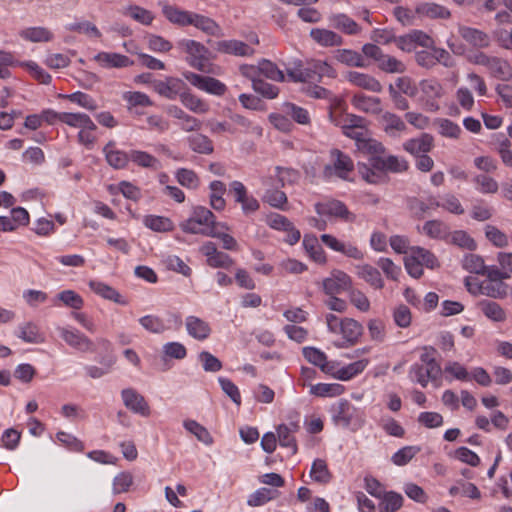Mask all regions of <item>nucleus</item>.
I'll use <instances>...</instances> for the list:
<instances>
[{
    "instance_id": "nucleus-1",
    "label": "nucleus",
    "mask_w": 512,
    "mask_h": 512,
    "mask_svg": "<svg viewBox=\"0 0 512 512\" xmlns=\"http://www.w3.org/2000/svg\"><path fill=\"white\" fill-rule=\"evenodd\" d=\"M179 227L185 233L216 236L215 215L203 206L194 207L192 215L182 221Z\"/></svg>"
},
{
    "instance_id": "nucleus-2",
    "label": "nucleus",
    "mask_w": 512,
    "mask_h": 512,
    "mask_svg": "<svg viewBox=\"0 0 512 512\" xmlns=\"http://www.w3.org/2000/svg\"><path fill=\"white\" fill-rule=\"evenodd\" d=\"M467 59L474 65H480L487 69L489 74L501 81H508L512 78V67L503 58L491 56L481 51L468 54Z\"/></svg>"
},
{
    "instance_id": "nucleus-3",
    "label": "nucleus",
    "mask_w": 512,
    "mask_h": 512,
    "mask_svg": "<svg viewBox=\"0 0 512 512\" xmlns=\"http://www.w3.org/2000/svg\"><path fill=\"white\" fill-rule=\"evenodd\" d=\"M358 171L361 177L370 184H381L387 182L386 157L383 154L369 157L368 164L358 163Z\"/></svg>"
},
{
    "instance_id": "nucleus-4",
    "label": "nucleus",
    "mask_w": 512,
    "mask_h": 512,
    "mask_svg": "<svg viewBox=\"0 0 512 512\" xmlns=\"http://www.w3.org/2000/svg\"><path fill=\"white\" fill-rule=\"evenodd\" d=\"M177 47L187 54L188 64L201 71L206 72V62L209 59V50L200 42L191 39H182L177 42Z\"/></svg>"
},
{
    "instance_id": "nucleus-5",
    "label": "nucleus",
    "mask_w": 512,
    "mask_h": 512,
    "mask_svg": "<svg viewBox=\"0 0 512 512\" xmlns=\"http://www.w3.org/2000/svg\"><path fill=\"white\" fill-rule=\"evenodd\" d=\"M486 277L487 281L481 282L477 287V291L472 290L468 279H466L465 285L468 291L472 294L479 293L492 299H504L508 296L510 287L504 282L506 280L505 278L494 279L492 277V269H489Z\"/></svg>"
},
{
    "instance_id": "nucleus-6",
    "label": "nucleus",
    "mask_w": 512,
    "mask_h": 512,
    "mask_svg": "<svg viewBox=\"0 0 512 512\" xmlns=\"http://www.w3.org/2000/svg\"><path fill=\"white\" fill-rule=\"evenodd\" d=\"M314 208L319 216L336 218L348 223H352L356 220V215L352 213L345 203L340 200L330 199L323 202H317L314 205Z\"/></svg>"
},
{
    "instance_id": "nucleus-7",
    "label": "nucleus",
    "mask_w": 512,
    "mask_h": 512,
    "mask_svg": "<svg viewBox=\"0 0 512 512\" xmlns=\"http://www.w3.org/2000/svg\"><path fill=\"white\" fill-rule=\"evenodd\" d=\"M330 158L332 164L325 166V174L331 175L333 172L337 177L348 180L349 174L354 170V163L350 156L335 148L330 151Z\"/></svg>"
},
{
    "instance_id": "nucleus-8",
    "label": "nucleus",
    "mask_w": 512,
    "mask_h": 512,
    "mask_svg": "<svg viewBox=\"0 0 512 512\" xmlns=\"http://www.w3.org/2000/svg\"><path fill=\"white\" fill-rule=\"evenodd\" d=\"M60 337L70 347L82 352H95L96 346L94 342L89 339L85 334L81 333L77 329H69L65 327L58 328Z\"/></svg>"
},
{
    "instance_id": "nucleus-9",
    "label": "nucleus",
    "mask_w": 512,
    "mask_h": 512,
    "mask_svg": "<svg viewBox=\"0 0 512 512\" xmlns=\"http://www.w3.org/2000/svg\"><path fill=\"white\" fill-rule=\"evenodd\" d=\"M124 406L134 414L149 417L151 409L144 396L133 388H125L121 391Z\"/></svg>"
},
{
    "instance_id": "nucleus-10",
    "label": "nucleus",
    "mask_w": 512,
    "mask_h": 512,
    "mask_svg": "<svg viewBox=\"0 0 512 512\" xmlns=\"http://www.w3.org/2000/svg\"><path fill=\"white\" fill-rule=\"evenodd\" d=\"M351 277L341 270L332 271L330 277L322 281L323 291L327 296H336L351 289Z\"/></svg>"
},
{
    "instance_id": "nucleus-11",
    "label": "nucleus",
    "mask_w": 512,
    "mask_h": 512,
    "mask_svg": "<svg viewBox=\"0 0 512 512\" xmlns=\"http://www.w3.org/2000/svg\"><path fill=\"white\" fill-rule=\"evenodd\" d=\"M184 82L175 77H166L165 80H154L153 89L160 96L173 100L177 96L180 97Z\"/></svg>"
},
{
    "instance_id": "nucleus-12",
    "label": "nucleus",
    "mask_w": 512,
    "mask_h": 512,
    "mask_svg": "<svg viewBox=\"0 0 512 512\" xmlns=\"http://www.w3.org/2000/svg\"><path fill=\"white\" fill-rule=\"evenodd\" d=\"M338 334L342 335L344 342L337 346L345 348L358 342L363 334V326L355 319L343 318L342 327Z\"/></svg>"
},
{
    "instance_id": "nucleus-13",
    "label": "nucleus",
    "mask_w": 512,
    "mask_h": 512,
    "mask_svg": "<svg viewBox=\"0 0 512 512\" xmlns=\"http://www.w3.org/2000/svg\"><path fill=\"white\" fill-rule=\"evenodd\" d=\"M345 78L352 85L360 87L362 89L375 93H379L382 91L381 83L375 77L369 74L360 73L357 71H349L346 73Z\"/></svg>"
},
{
    "instance_id": "nucleus-14",
    "label": "nucleus",
    "mask_w": 512,
    "mask_h": 512,
    "mask_svg": "<svg viewBox=\"0 0 512 512\" xmlns=\"http://www.w3.org/2000/svg\"><path fill=\"white\" fill-rule=\"evenodd\" d=\"M356 408L347 400H340L332 407V419L336 425L347 428L350 426Z\"/></svg>"
},
{
    "instance_id": "nucleus-15",
    "label": "nucleus",
    "mask_w": 512,
    "mask_h": 512,
    "mask_svg": "<svg viewBox=\"0 0 512 512\" xmlns=\"http://www.w3.org/2000/svg\"><path fill=\"white\" fill-rule=\"evenodd\" d=\"M441 375V370H437L435 367H426L423 364L415 363L409 370V376L413 381L419 383L425 388L429 381H434Z\"/></svg>"
},
{
    "instance_id": "nucleus-16",
    "label": "nucleus",
    "mask_w": 512,
    "mask_h": 512,
    "mask_svg": "<svg viewBox=\"0 0 512 512\" xmlns=\"http://www.w3.org/2000/svg\"><path fill=\"white\" fill-rule=\"evenodd\" d=\"M476 308L489 320L497 323L506 321L507 314L502 306L490 299H482L476 303Z\"/></svg>"
},
{
    "instance_id": "nucleus-17",
    "label": "nucleus",
    "mask_w": 512,
    "mask_h": 512,
    "mask_svg": "<svg viewBox=\"0 0 512 512\" xmlns=\"http://www.w3.org/2000/svg\"><path fill=\"white\" fill-rule=\"evenodd\" d=\"M433 146L434 138L428 133H423L418 138L409 139L403 144L404 149L415 156H420L430 152Z\"/></svg>"
},
{
    "instance_id": "nucleus-18",
    "label": "nucleus",
    "mask_w": 512,
    "mask_h": 512,
    "mask_svg": "<svg viewBox=\"0 0 512 512\" xmlns=\"http://www.w3.org/2000/svg\"><path fill=\"white\" fill-rule=\"evenodd\" d=\"M216 50L234 56H251L254 49L245 42L239 40H222L216 42Z\"/></svg>"
},
{
    "instance_id": "nucleus-19",
    "label": "nucleus",
    "mask_w": 512,
    "mask_h": 512,
    "mask_svg": "<svg viewBox=\"0 0 512 512\" xmlns=\"http://www.w3.org/2000/svg\"><path fill=\"white\" fill-rule=\"evenodd\" d=\"M167 113L171 117L176 118L181 121L179 126L183 131H186V132L198 131V130H200V128L202 126V122L199 119L187 114L183 109H181L180 107H178L176 105L169 106L167 109Z\"/></svg>"
},
{
    "instance_id": "nucleus-20",
    "label": "nucleus",
    "mask_w": 512,
    "mask_h": 512,
    "mask_svg": "<svg viewBox=\"0 0 512 512\" xmlns=\"http://www.w3.org/2000/svg\"><path fill=\"white\" fill-rule=\"evenodd\" d=\"M115 142L109 141L103 148L107 163L114 169H124L129 162V152L115 148Z\"/></svg>"
},
{
    "instance_id": "nucleus-21",
    "label": "nucleus",
    "mask_w": 512,
    "mask_h": 512,
    "mask_svg": "<svg viewBox=\"0 0 512 512\" xmlns=\"http://www.w3.org/2000/svg\"><path fill=\"white\" fill-rule=\"evenodd\" d=\"M162 6V13L165 16V18L172 24L178 25V26H188L191 22V14L192 12L182 10L178 8L177 6L170 5L166 2H160L159 3Z\"/></svg>"
},
{
    "instance_id": "nucleus-22",
    "label": "nucleus",
    "mask_w": 512,
    "mask_h": 512,
    "mask_svg": "<svg viewBox=\"0 0 512 512\" xmlns=\"http://www.w3.org/2000/svg\"><path fill=\"white\" fill-rule=\"evenodd\" d=\"M459 34L467 43L479 49L487 48L491 42L487 33L476 28L462 26L459 28Z\"/></svg>"
},
{
    "instance_id": "nucleus-23",
    "label": "nucleus",
    "mask_w": 512,
    "mask_h": 512,
    "mask_svg": "<svg viewBox=\"0 0 512 512\" xmlns=\"http://www.w3.org/2000/svg\"><path fill=\"white\" fill-rule=\"evenodd\" d=\"M185 325L188 334L199 341L207 339L211 334L210 325L199 317L188 316Z\"/></svg>"
},
{
    "instance_id": "nucleus-24",
    "label": "nucleus",
    "mask_w": 512,
    "mask_h": 512,
    "mask_svg": "<svg viewBox=\"0 0 512 512\" xmlns=\"http://www.w3.org/2000/svg\"><path fill=\"white\" fill-rule=\"evenodd\" d=\"M90 289L104 299L113 301L120 305H127L128 301L113 287L96 280L89 282Z\"/></svg>"
},
{
    "instance_id": "nucleus-25",
    "label": "nucleus",
    "mask_w": 512,
    "mask_h": 512,
    "mask_svg": "<svg viewBox=\"0 0 512 512\" xmlns=\"http://www.w3.org/2000/svg\"><path fill=\"white\" fill-rule=\"evenodd\" d=\"M351 103L357 110L365 113L380 114L382 112L381 100L377 97L366 96L359 93L352 97Z\"/></svg>"
},
{
    "instance_id": "nucleus-26",
    "label": "nucleus",
    "mask_w": 512,
    "mask_h": 512,
    "mask_svg": "<svg viewBox=\"0 0 512 512\" xmlns=\"http://www.w3.org/2000/svg\"><path fill=\"white\" fill-rule=\"evenodd\" d=\"M498 266H490L494 279H510L512 276V252H498L496 256Z\"/></svg>"
},
{
    "instance_id": "nucleus-27",
    "label": "nucleus",
    "mask_w": 512,
    "mask_h": 512,
    "mask_svg": "<svg viewBox=\"0 0 512 512\" xmlns=\"http://www.w3.org/2000/svg\"><path fill=\"white\" fill-rule=\"evenodd\" d=\"M416 13L419 19H448L451 15L446 7L436 3H420L416 6Z\"/></svg>"
},
{
    "instance_id": "nucleus-28",
    "label": "nucleus",
    "mask_w": 512,
    "mask_h": 512,
    "mask_svg": "<svg viewBox=\"0 0 512 512\" xmlns=\"http://www.w3.org/2000/svg\"><path fill=\"white\" fill-rule=\"evenodd\" d=\"M95 61L107 68H122L133 64L127 56L118 53L100 52L94 57Z\"/></svg>"
},
{
    "instance_id": "nucleus-29",
    "label": "nucleus",
    "mask_w": 512,
    "mask_h": 512,
    "mask_svg": "<svg viewBox=\"0 0 512 512\" xmlns=\"http://www.w3.org/2000/svg\"><path fill=\"white\" fill-rule=\"evenodd\" d=\"M311 38L319 45L324 47L340 46L343 43V38L337 33L321 28H313L310 31Z\"/></svg>"
},
{
    "instance_id": "nucleus-30",
    "label": "nucleus",
    "mask_w": 512,
    "mask_h": 512,
    "mask_svg": "<svg viewBox=\"0 0 512 512\" xmlns=\"http://www.w3.org/2000/svg\"><path fill=\"white\" fill-rule=\"evenodd\" d=\"M380 122L383 130L393 137L407 128L405 122L398 115L388 111L382 114Z\"/></svg>"
},
{
    "instance_id": "nucleus-31",
    "label": "nucleus",
    "mask_w": 512,
    "mask_h": 512,
    "mask_svg": "<svg viewBox=\"0 0 512 512\" xmlns=\"http://www.w3.org/2000/svg\"><path fill=\"white\" fill-rule=\"evenodd\" d=\"M306 69L312 77L309 82H319L324 76L329 78H335L337 76L336 70L331 65L319 60L308 63Z\"/></svg>"
},
{
    "instance_id": "nucleus-32",
    "label": "nucleus",
    "mask_w": 512,
    "mask_h": 512,
    "mask_svg": "<svg viewBox=\"0 0 512 512\" xmlns=\"http://www.w3.org/2000/svg\"><path fill=\"white\" fill-rule=\"evenodd\" d=\"M331 25L348 35H356L360 33L361 28L359 25L346 14L339 13L330 16Z\"/></svg>"
},
{
    "instance_id": "nucleus-33",
    "label": "nucleus",
    "mask_w": 512,
    "mask_h": 512,
    "mask_svg": "<svg viewBox=\"0 0 512 512\" xmlns=\"http://www.w3.org/2000/svg\"><path fill=\"white\" fill-rule=\"evenodd\" d=\"M409 209L418 218H423L429 210H435L440 207V201L435 196H429L426 201L418 198H411L408 201Z\"/></svg>"
},
{
    "instance_id": "nucleus-34",
    "label": "nucleus",
    "mask_w": 512,
    "mask_h": 512,
    "mask_svg": "<svg viewBox=\"0 0 512 512\" xmlns=\"http://www.w3.org/2000/svg\"><path fill=\"white\" fill-rule=\"evenodd\" d=\"M189 148L199 154L209 155L214 151L212 140L204 134H193L187 138Z\"/></svg>"
},
{
    "instance_id": "nucleus-35",
    "label": "nucleus",
    "mask_w": 512,
    "mask_h": 512,
    "mask_svg": "<svg viewBox=\"0 0 512 512\" xmlns=\"http://www.w3.org/2000/svg\"><path fill=\"white\" fill-rule=\"evenodd\" d=\"M379 499V512H396L403 505V496L394 491L385 492Z\"/></svg>"
},
{
    "instance_id": "nucleus-36",
    "label": "nucleus",
    "mask_w": 512,
    "mask_h": 512,
    "mask_svg": "<svg viewBox=\"0 0 512 512\" xmlns=\"http://www.w3.org/2000/svg\"><path fill=\"white\" fill-rule=\"evenodd\" d=\"M129 161L143 168H151L154 170L160 168V161L156 157L141 150H130Z\"/></svg>"
},
{
    "instance_id": "nucleus-37",
    "label": "nucleus",
    "mask_w": 512,
    "mask_h": 512,
    "mask_svg": "<svg viewBox=\"0 0 512 512\" xmlns=\"http://www.w3.org/2000/svg\"><path fill=\"white\" fill-rule=\"evenodd\" d=\"M17 336L27 343H42L44 338L40 333L39 327L32 323L27 322L18 327Z\"/></svg>"
},
{
    "instance_id": "nucleus-38",
    "label": "nucleus",
    "mask_w": 512,
    "mask_h": 512,
    "mask_svg": "<svg viewBox=\"0 0 512 512\" xmlns=\"http://www.w3.org/2000/svg\"><path fill=\"white\" fill-rule=\"evenodd\" d=\"M190 25L195 26L208 35H217L220 31L218 24L211 18L192 12Z\"/></svg>"
},
{
    "instance_id": "nucleus-39",
    "label": "nucleus",
    "mask_w": 512,
    "mask_h": 512,
    "mask_svg": "<svg viewBox=\"0 0 512 512\" xmlns=\"http://www.w3.org/2000/svg\"><path fill=\"white\" fill-rule=\"evenodd\" d=\"M358 275L375 289H382L384 281L379 270L369 264L358 267Z\"/></svg>"
},
{
    "instance_id": "nucleus-40",
    "label": "nucleus",
    "mask_w": 512,
    "mask_h": 512,
    "mask_svg": "<svg viewBox=\"0 0 512 512\" xmlns=\"http://www.w3.org/2000/svg\"><path fill=\"white\" fill-rule=\"evenodd\" d=\"M335 58L338 62L350 67H366L363 56L357 51L350 49H339L336 51Z\"/></svg>"
},
{
    "instance_id": "nucleus-41",
    "label": "nucleus",
    "mask_w": 512,
    "mask_h": 512,
    "mask_svg": "<svg viewBox=\"0 0 512 512\" xmlns=\"http://www.w3.org/2000/svg\"><path fill=\"white\" fill-rule=\"evenodd\" d=\"M180 101L187 109L194 113L204 114L209 110V105L205 101L190 92H182L180 94Z\"/></svg>"
},
{
    "instance_id": "nucleus-42",
    "label": "nucleus",
    "mask_w": 512,
    "mask_h": 512,
    "mask_svg": "<svg viewBox=\"0 0 512 512\" xmlns=\"http://www.w3.org/2000/svg\"><path fill=\"white\" fill-rule=\"evenodd\" d=\"M463 268L470 273L486 276L490 266H486L484 259L476 254H469L463 260Z\"/></svg>"
},
{
    "instance_id": "nucleus-43",
    "label": "nucleus",
    "mask_w": 512,
    "mask_h": 512,
    "mask_svg": "<svg viewBox=\"0 0 512 512\" xmlns=\"http://www.w3.org/2000/svg\"><path fill=\"white\" fill-rule=\"evenodd\" d=\"M423 232L433 239H444L449 235V227L441 220H429L423 225Z\"/></svg>"
},
{
    "instance_id": "nucleus-44",
    "label": "nucleus",
    "mask_w": 512,
    "mask_h": 512,
    "mask_svg": "<svg viewBox=\"0 0 512 512\" xmlns=\"http://www.w3.org/2000/svg\"><path fill=\"white\" fill-rule=\"evenodd\" d=\"M20 36L28 41L49 42L53 38V34L45 27H30L20 31Z\"/></svg>"
},
{
    "instance_id": "nucleus-45",
    "label": "nucleus",
    "mask_w": 512,
    "mask_h": 512,
    "mask_svg": "<svg viewBox=\"0 0 512 512\" xmlns=\"http://www.w3.org/2000/svg\"><path fill=\"white\" fill-rule=\"evenodd\" d=\"M303 246L310 254L312 259L317 263H325L326 256L322 247L318 243V239L314 235H305L303 239Z\"/></svg>"
},
{
    "instance_id": "nucleus-46",
    "label": "nucleus",
    "mask_w": 512,
    "mask_h": 512,
    "mask_svg": "<svg viewBox=\"0 0 512 512\" xmlns=\"http://www.w3.org/2000/svg\"><path fill=\"white\" fill-rule=\"evenodd\" d=\"M183 425L185 429L193 434L200 442L205 445H211L213 443V437L209 431L195 420H185Z\"/></svg>"
},
{
    "instance_id": "nucleus-47",
    "label": "nucleus",
    "mask_w": 512,
    "mask_h": 512,
    "mask_svg": "<svg viewBox=\"0 0 512 512\" xmlns=\"http://www.w3.org/2000/svg\"><path fill=\"white\" fill-rule=\"evenodd\" d=\"M283 111L287 116L292 118L295 122L301 125H309L310 124V115L309 112L300 106H297L294 103L287 102L283 105Z\"/></svg>"
},
{
    "instance_id": "nucleus-48",
    "label": "nucleus",
    "mask_w": 512,
    "mask_h": 512,
    "mask_svg": "<svg viewBox=\"0 0 512 512\" xmlns=\"http://www.w3.org/2000/svg\"><path fill=\"white\" fill-rule=\"evenodd\" d=\"M278 496V491L269 488H260L253 492L247 500V504L251 507L262 506Z\"/></svg>"
},
{
    "instance_id": "nucleus-49",
    "label": "nucleus",
    "mask_w": 512,
    "mask_h": 512,
    "mask_svg": "<svg viewBox=\"0 0 512 512\" xmlns=\"http://www.w3.org/2000/svg\"><path fill=\"white\" fill-rule=\"evenodd\" d=\"M377 67L385 72V73H404L406 71L405 64L398 60L396 57L385 54L383 58L380 60V62L377 64Z\"/></svg>"
},
{
    "instance_id": "nucleus-50",
    "label": "nucleus",
    "mask_w": 512,
    "mask_h": 512,
    "mask_svg": "<svg viewBox=\"0 0 512 512\" xmlns=\"http://www.w3.org/2000/svg\"><path fill=\"white\" fill-rule=\"evenodd\" d=\"M344 388L340 384H326L318 383L316 385H310V394L318 397H334L338 396L343 392Z\"/></svg>"
},
{
    "instance_id": "nucleus-51",
    "label": "nucleus",
    "mask_w": 512,
    "mask_h": 512,
    "mask_svg": "<svg viewBox=\"0 0 512 512\" xmlns=\"http://www.w3.org/2000/svg\"><path fill=\"white\" fill-rule=\"evenodd\" d=\"M310 476L314 481L322 484L328 483L332 478V475L328 470L327 463L323 459L314 460Z\"/></svg>"
},
{
    "instance_id": "nucleus-52",
    "label": "nucleus",
    "mask_w": 512,
    "mask_h": 512,
    "mask_svg": "<svg viewBox=\"0 0 512 512\" xmlns=\"http://www.w3.org/2000/svg\"><path fill=\"white\" fill-rule=\"evenodd\" d=\"M368 365L367 359H361L342 367L337 371L336 377L342 381L352 379L357 374L361 373Z\"/></svg>"
},
{
    "instance_id": "nucleus-53",
    "label": "nucleus",
    "mask_w": 512,
    "mask_h": 512,
    "mask_svg": "<svg viewBox=\"0 0 512 512\" xmlns=\"http://www.w3.org/2000/svg\"><path fill=\"white\" fill-rule=\"evenodd\" d=\"M258 69L261 74L265 77L277 81L283 82L285 80V75L282 70H280L277 65L270 60L263 59L258 64Z\"/></svg>"
},
{
    "instance_id": "nucleus-54",
    "label": "nucleus",
    "mask_w": 512,
    "mask_h": 512,
    "mask_svg": "<svg viewBox=\"0 0 512 512\" xmlns=\"http://www.w3.org/2000/svg\"><path fill=\"white\" fill-rule=\"evenodd\" d=\"M263 201L274 208L282 211L287 210V196L283 191L278 189L267 190L263 196Z\"/></svg>"
},
{
    "instance_id": "nucleus-55",
    "label": "nucleus",
    "mask_w": 512,
    "mask_h": 512,
    "mask_svg": "<svg viewBox=\"0 0 512 512\" xmlns=\"http://www.w3.org/2000/svg\"><path fill=\"white\" fill-rule=\"evenodd\" d=\"M141 326L154 334H161L167 330V327L160 317L156 315H146L139 319Z\"/></svg>"
},
{
    "instance_id": "nucleus-56",
    "label": "nucleus",
    "mask_w": 512,
    "mask_h": 512,
    "mask_svg": "<svg viewBox=\"0 0 512 512\" xmlns=\"http://www.w3.org/2000/svg\"><path fill=\"white\" fill-rule=\"evenodd\" d=\"M124 14L129 15L132 19L143 25H150L154 20V15L151 11L137 5L127 7Z\"/></svg>"
},
{
    "instance_id": "nucleus-57",
    "label": "nucleus",
    "mask_w": 512,
    "mask_h": 512,
    "mask_svg": "<svg viewBox=\"0 0 512 512\" xmlns=\"http://www.w3.org/2000/svg\"><path fill=\"white\" fill-rule=\"evenodd\" d=\"M357 150L363 154H367L370 157H374L377 154H384L385 147L379 141L371 138L364 137L357 145Z\"/></svg>"
},
{
    "instance_id": "nucleus-58",
    "label": "nucleus",
    "mask_w": 512,
    "mask_h": 512,
    "mask_svg": "<svg viewBox=\"0 0 512 512\" xmlns=\"http://www.w3.org/2000/svg\"><path fill=\"white\" fill-rule=\"evenodd\" d=\"M486 238L497 248H505L509 245L508 236L493 225H486Z\"/></svg>"
},
{
    "instance_id": "nucleus-59",
    "label": "nucleus",
    "mask_w": 512,
    "mask_h": 512,
    "mask_svg": "<svg viewBox=\"0 0 512 512\" xmlns=\"http://www.w3.org/2000/svg\"><path fill=\"white\" fill-rule=\"evenodd\" d=\"M436 124L439 134L443 137L458 139L462 133L461 127L449 119H438Z\"/></svg>"
},
{
    "instance_id": "nucleus-60",
    "label": "nucleus",
    "mask_w": 512,
    "mask_h": 512,
    "mask_svg": "<svg viewBox=\"0 0 512 512\" xmlns=\"http://www.w3.org/2000/svg\"><path fill=\"white\" fill-rule=\"evenodd\" d=\"M176 179L180 185L189 189L198 188L200 183L197 174L193 170L186 168H180L177 170Z\"/></svg>"
},
{
    "instance_id": "nucleus-61",
    "label": "nucleus",
    "mask_w": 512,
    "mask_h": 512,
    "mask_svg": "<svg viewBox=\"0 0 512 512\" xmlns=\"http://www.w3.org/2000/svg\"><path fill=\"white\" fill-rule=\"evenodd\" d=\"M473 182L476 184L477 189L483 194H494L498 191V183L492 177L480 174L473 178Z\"/></svg>"
},
{
    "instance_id": "nucleus-62",
    "label": "nucleus",
    "mask_w": 512,
    "mask_h": 512,
    "mask_svg": "<svg viewBox=\"0 0 512 512\" xmlns=\"http://www.w3.org/2000/svg\"><path fill=\"white\" fill-rule=\"evenodd\" d=\"M303 356L308 362L325 371L327 356L324 352L314 347H305L303 348Z\"/></svg>"
},
{
    "instance_id": "nucleus-63",
    "label": "nucleus",
    "mask_w": 512,
    "mask_h": 512,
    "mask_svg": "<svg viewBox=\"0 0 512 512\" xmlns=\"http://www.w3.org/2000/svg\"><path fill=\"white\" fill-rule=\"evenodd\" d=\"M57 299L65 306L75 310L81 309L84 305L83 298L73 290H64L58 293Z\"/></svg>"
},
{
    "instance_id": "nucleus-64",
    "label": "nucleus",
    "mask_w": 512,
    "mask_h": 512,
    "mask_svg": "<svg viewBox=\"0 0 512 512\" xmlns=\"http://www.w3.org/2000/svg\"><path fill=\"white\" fill-rule=\"evenodd\" d=\"M276 430H277L279 444L282 447L290 448L292 454H296V452H297L296 439L293 436V433L290 432L286 428V424H280Z\"/></svg>"
}]
</instances>
